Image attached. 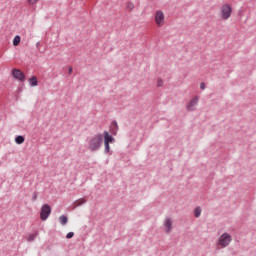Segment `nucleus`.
<instances>
[{"label": "nucleus", "instance_id": "obj_1", "mask_svg": "<svg viewBox=\"0 0 256 256\" xmlns=\"http://www.w3.org/2000/svg\"><path fill=\"white\" fill-rule=\"evenodd\" d=\"M104 139V147L105 153H109L111 151L110 143H115V138L109 132L104 131L103 134L98 133L88 140V149L89 151H99L101 146L103 145Z\"/></svg>", "mask_w": 256, "mask_h": 256}, {"label": "nucleus", "instance_id": "obj_2", "mask_svg": "<svg viewBox=\"0 0 256 256\" xmlns=\"http://www.w3.org/2000/svg\"><path fill=\"white\" fill-rule=\"evenodd\" d=\"M218 16L221 21H229V18L233 16V6L229 3H223L219 7Z\"/></svg>", "mask_w": 256, "mask_h": 256}, {"label": "nucleus", "instance_id": "obj_3", "mask_svg": "<svg viewBox=\"0 0 256 256\" xmlns=\"http://www.w3.org/2000/svg\"><path fill=\"white\" fill-rule=\"evenodd\" d=\"M232 241L233 237L231 236V234L225 232L218 238L216 245H218V247H221V249H225V247H229V245H231Z\"/></svg>", "mask_w": 256, "mask_h": 256}, {"label": "nucleus", "instance_id": "obj_4", "mask_svg": "<svg viewBox=\"0 0 256 256\" xmlns=\"http://www.w3.org/2000/svg\"><path fill=\"white\" fill-rule=\"evenodd\" d=\"M154 21L157 27H163V25H165V13L161 10H157L154 16Z\"/></svg>", "mask_w": 256, "mask_h": 256}, {"label": "nucleus", "instance_id": "obj_5", "mask_svg": "<svg viewBox=\"0 0 256 256\" xmlns=\"http://www.w3.org/2000/svg\"><path fill=\"white\" fill-rule=\"evenodd\" d=\"M49 215H51V206H49V204H44L41 207V211H40L41 221H47V219H49Z\"/></svg>", "mask_w": 256, "mask_h": 256}, {"label": "nucleus", "instance_id": "obj_6", "mask_svg": "<svg viewBox=\"0 0 256 256\" xmlns=\"http://www.w3.org/2000/svg\"><path fill=\"white\" fill-rule=\"evenodd\" d=\"M163 227L165 233H171L173 231V219L166 217L163 221Z\"/></svg>", "mask_w": 256, "mask_h": 256}, {"label": "nucleus", "instance_id": "obj_7", "mask_svg": "<svg viewBox=\"0 0 256 256\" xmlns=\"http://www.w3.org/2000/svg\"><path fill=\"white\" fill-rule=\"evenodd\" d=\"M197 105H199V96H195L192 100L186 105L188 111H195Z\"/></svg>", "mask_w": 256, "mask_h": 256}, {"label": "nucleus", "instance_id": "obj_8", "mask_svg": "<svg viewBox=\"0 0 256 256\" xmlns=\"http://www.w3.org/2000/svg\"><path fill=\"white\" fill-rule=\"evenodd\" d=\"M12 75L14 79H17L18 81H25V74L19 69H13Z\"/></svg>", "mask_w": 256, "mask_h": 256}, {"label": "nucleus", "instance_id": "obj_9", "mask_svg": "<svg viewBox=\"0 0 256 256\" xmlns=\"http://www.w3.org/2000/svg\"><path fill=\"white\" fill-rule=\"evenodd\" d=\"M28 81L31 87H37V85H39V82L37 81V77L35 76H32Z\"/></svg>", "mask_w": 256, "mask_h": 256}, {"label": "nucleus", "instance_id": "obj_10", "mask_svg": "<svg viewBox=\"0 0 256 256\" xmlns=\"http://www.w3.org/2000/svg\"><path fill=\"white\" fill-rule=\"evenodd\" d=\"M37 235H39V232H35L33 234H30L27 236L28 243L33 242L35 239H37Z\"/></svg>", "mask_w": 256, "mask_h": 256}, {"label": "nucleus", "instance_id": "obj_11", "mask_svg": "<svg viewBox=\"0 0 256 256\" xmlns=\"http://www.w3.org/2000/svg\"><path fill=\"white\" fill-rule=\"evenodd\" d=\"M85 203H87V200L86 199H78L75 201V207H81V205H85Z\"/></svg>", "mask_w": 256, "mask_h": 256}, {"label": "nucleus", "instance_id": "obj_12", "mask_svg": "<svg viewBox=\"0 0 256 256\" xmlns=\"http://www.w3.org/2000/svg\"><path fill=\"white\" fill-rule=\"evenodd\" d=\"M68 221H69V219L65 215H62L59 217V222L61 225H67Z\"/></svg>", "mask_w": 256, "mask_h": 256}, {"label": "nucleus", "instance_id": "obj_13", "mask_svg": "<svg viewBox=\"0 0 256 256\" xmlns=\"http://www.w3.org/2000/svg\"><path fill=\"white\" fill-rule=\"evenodd\" d=\"M15 143H17V145H23V143H25V138L23 136H17L15 138Z\"/></svg>", "mask_w": 256, "mask_h": 256}, {"label": "nucleus", "instance_id": "obj_14", "mask_svg": "<svg viewBox=\"0 0 256 256\" xmlns=\"http://www.w3.org/2000/svg\"><path fill=\"white\" fill-rule=\"evenodd\" d=\"M19 43H21V36L16 35L13 39V45L14 47H17L19 45Z\"/></svg>", "mask_w": 256, "mask_h": 256}, {"label": "nucleus", "instance_id": "obj_15", "mask_svg": "<svg viewBox=\"0 0 256 256\" xmlns=\"http://www.w3.org/2000/svg\"><path fill=\"white\" fill-rule=\"evenodd\" d=\"M201 207H196L195 208V210H194V216L196 217V218H199V217H201Z\"/></svg>", "mask_w": 256, "mask_h": 256}, {"label": "nucleus", "instance_id": "obj_16", "mask_svg": "<svg viewBox=\"0 0 256 256\" xmlns=\"http://www.w3.org/2000/svg\"><path fill=\"white\" fill-rule=\"evenodd\" d=\"M157 87H163L165 85V81L163 78H157L156 80Z\"/></svg>", "mask_w": 256, "mask_h": 256}, {"label": "nucleus", "instance_id": "obj_17", "mask_svg": "<svg viewBox=\"0 0 256 256\" xmlns=\"http://www.w3.org/2000/svg\"><path fill=\"white\" fill-rule=\"evenodd\" d=\"M126 8L128 11H133L135 9V4H133V2H128Z\"/></svg>", "mask_w": 256, "mask_h": 256}, {"label": "nucleus", "instance_id": "obj_18", "mask_svg": "<svg viewBox=\"0 0 256 256\" xmlns=\"http://www.w3.org/2000/svg\"><path fill=\"white\" fill-rule=\"evenodd\" d=\"M73 237H75V233H73V232H69V233L66 235V239H73Z\"/></svg>", "mask_w": 256, "mask_h": 256}, {"label": "nucleus", "instance_id": "obj_19", "mask_svg": "<svg viewBox=\"0 0 256 256\" xmlns=\"http://www.w3.org/2000/svg\"><path fill=\"white\" fill-rule=\"evenodd\" d=\"M28 4L30 5H37V3H39V0H27Z\"/></svg>", "mask_w": 256, "mask_h": 256}, {"label": "nucleus", "instance_id": "obj_20", "mask_svg": "<svg viewBox=\"0 0 256 256\" xmlns=\"http://www.w3.org/2000/svg\"><path fill=\"white\" fill-rule=\"evenodd\" d=\"M32 201H37V192H34L32 195Z\"/></svg>", "mask_w": 256, "mask_h": 256}, {"label": "nucleus", "instance_id": "obj_21", "mask_svg": "<svg viewBox=\"0 0 256 256\" xmlns=\"http://www.w3.org/2000/svg\"><path fill=\"white\" fill-rule=\"evenodd\" d=\"M205 87H206L205 82L200 83V89H202V91L205 90Z\"/></svg>", "mask_w": 256, "mask_h": 256}, {"label": "nucleus", "instance_id": "obj_22", "mask_svg": "<svg viewBox=\"0 0 256 256\" xmlns=\"http://www.w3.org/2000/svg\"><path fill=\"white\" fill-rule=\"evenodd\" d=\"M113 125H114V127H115L116 129H119V125L117 124V121H114V122H113Z\"/></svg>", "mask_w": 256, "mask_h": 256}, {"label": "nucleus", "instance_id": "obj_23", "mask_svg": "<svg viewBox=\"0 0 256 256\" xmlns=\"http://www.w3.org/2000/svg\"><path fill=\"white\" fill-rule=\"evenodd\" d=\"M68 73L71 75V73H73V68L70 67Z\"/></svg>", "mask_w": 256, "mask_h": 256}]
</instances>
